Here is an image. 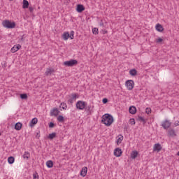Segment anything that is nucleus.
I'll use <instances>...</instances> for the list:
<instances>
[{"mask_svg":"<svg viewBox=\"0 0 179 179\" xmlns=\"http://www.w3.org/2000/svg\"><path fill=\"white\" fill-rule=\"evenodd\" d=\"M101 121L106 127H110L114 122V117L110 114H105L103 115Z\"/></svg>","mask_w":179,"mask_h":179,"instance_id":"1","label":"nucleus"},{"mask_svg":"<svg viewBox=\"0 0 179 179\" xmlns=\"http://www.w3.org/2000/svg\"><path fill=\"white\" fill-rule=\"evenodd\" d=\"M3 27L6 29H15L16 24L14 22H10L9 20H4L2 22Z\"/></svg>","mask_w":179,"mask_h":179,"instance_id":"2","label":"nucleus"},{"mask_svg":"<svg viewBox=\"0 0 179 179\" xmlns=\"http://www.w3.org/2000/svg\"><path fill=\"white\" fill-rule=\"evenodd\" d=\"M87 103L84 101H78L76 102V107L77 110H85Z\"/></svg>","mask_w":179,"mask_h":179,"instance_id":"3","label":"nucleus"},{"mask_svg":"<svg viewBox=\"0 0 179 179\" xmlns=\"http://www.w3.org/2000/svg\"><path fill=\"white\" fill-rule=\"evenodd\" d=\"M65 66H74V65H78V60L71 59L69 61H66L64 62Z\"/></svg>","mask_w":179,"mask_h":179,"instance_id":"4","label":"nucleus"},{"mask_svg":"<svg viewBox=\"0 0 179 179\" xmlns=\"http://www.w3.org/2000/svg\"><path fill=\"white\" fill-rule=\"evenodd\" d=\"M125 85L128 90H132L135 86V83L132 80H128L126 81Z\"/></svg>","mask_w":179,"mask_h":179,"instance_id":"5","label":"nucleus"},{"mask_svg":"<svg viewBox=\"0 0 179 179\" xmlns=\"http://www.w3.org/2000/svg\"><path fill=\"white\" fill-rule=\"evenodd\" d=\"M78 99V94H71L70 95V99L68 100V103L69 104L73 103V101H76V99Z\"/></svg>","mask_w":179,"mask_h":179,"instance_id":"6","label":"nucleus"},{"mask_svg":"<svg viewBox=\"0 0 179 179\" xmlns=\"http://www.w3.org/2000/svg\"><path fill=\"white\" fill-rule=\"evenodd\" d=\"M162 126L163 127L164 129H169V127H171V122L169 120H165L162 122Z\"/></svg>","mask_w":179,"mask_h":179,"instance_id":"7","label":"nucleus"},{"mask_svg":"<svg viewBox=\"0 0 179 179\" xmlns=\"http://www.w3.org/2000/svg\"><path fill=\"white\" fill-rule=\"evenodd\" d=\"M58 114H59V110L57 108H54L50 110L51 117H57Z\"/></svg>","mask_w":179,"mask_h":179,"instance_id":"8","label":"nucleus"},{"mask_svg":"<svg viewBox=\"0 0 179 179\" xmlns=\"http://www.w3.org/2000/svg\"><path fill=\"white\" fill-rule=\"evenodd\" d=\"M122 155V150H121L120 148H117L114 150V155L116 156V157H120Z\"/></svg>","mask_w":179,"mask_h":179,"instance_id":"9","label":"nucleus"},{"mask_svg":"<svg viewBox=\"0 0 179 179\" xmlns=\"http://www.w3.org/2000/svg\"><path fill=\"white\" fill-rule=\"evenodd\" d=\"M54 72H55V70H54V69L48 68L45 72V75L46 76H50L52 75V73H54Z\"/></svg>","mask_w":179,"mask_h":179,"instance_id":"10","label":"nucleus"},{"mask_svg":"<svg viewBox=\"0 0 179 179\" xmlns=\"http://www.w3.org/2000/svg\"><path fill=\"white\" fill-rule=\"evenodd\" d=\"M22 48V45H15L12 48H11V52L15 53L17 51H19Z\"/></svg>","mask_w":179,"mask_h":179,"instance_id":"11","label":"nucleus"},{"mask_svg":"<svg viewBox=\"0 0 179 179\" xmlns=\"http://www.w3.org/2000/svg\"><path fill=\"white\" fill-rule=\"evenodd\" d=\"M153 150L154 152H160V150H162V145H160V143L155 144Z\"/></svg>","mask_w":179,"mask_h":179,"instance_id":"12","label":"nucleus"},{"mask_svg":"<svg viewBox=\"0 0 179 179\" xmlns=\"http://www.w3.org/2000/svg\"><path fill=\"white\" fill-rule=\"evenodd\" d=\"M124 141V136L122 135H118V136L116 137V143L117 145H120L121 142Z\"/></svg>","mask_w":179,"mask_h":179,"instance_id":"13","label":"nucleus"},{"mask_svg":"<svg viewBox=\"0 0 179 179\" xmlns=\"http://www.w3.org/2000/svg\"><path fill=\"white\" fill-rule=\"evenodd\" d=\"M86 174H87V167L85 166L80 171V176L82 177H86Z\"/></svg>","mask_w":179,"mask_h":179,"instance_id":"14","label":"nucleus"},{"mask_svg":"<svg viewBox=\"0 0 179 179\" xmlns=\"http://www.w3.org/2000/svg\"><path fill=\"white\" fill-rule=\"evenodd\" d=\"M155 29H156L157 31H159V33H162V31H163V30H164V29L163 28V26H162V24H157Z\"/></svg>","mask_w":179,"mask_h":179,"instance_id":"15","label":"nucleus"},{"mask_svg":"<svg viewBox=\"0 0 179 179\" xmlns=\"http://www.w3.org/2000/svg\"><path fill=\"white\" fill-rule=\"evenodd\" d=\"M86 113H87V114H92L93 113V108L92 107V106H88L85 108Z\"/></svg>","mask_w":179,"mask_h":179,"instance_id":"16","label":"nucleus"},{"mask_svg":"<svg viewBox=\"0 0 179 179\" xmlns=\"http://www.w3.org/2000/svg\"><path fill=\"white\" fill-rule=\"evenodd\" d=\"M83 10H85V7L83 6V5H78L77 6V12H78L79 13L83 12Z\"/></svg>","mask_w":179,"mask_h":179,"instance_id":"17","label":"nucleus"},{"mask_svg":"<svg viewBox=\"0 0 179 179\" xmlns=\"http://www.w3.org/2000/svg\"><path fill=\"white\" fill-rule=\"evenodd\" d=\"M37 122H38V120L37 119V117L33 118L30 122V127H34V125H36Z\"/></svg>","mask_w":179,"mask_h":179,"instance_id":"18","label":"nucleus"},{"mask_svg":"<svg viewBox=\"0 0 179 179\" xmlns=\"http://www.w3.org/2000/svg\"><path fill=\"white\" fill-rule=\"evenodd\" d=\"M129 111L130 114H136V108L135 106H130Z\"/></svg>","mask_w":179,"mask_h":179,"instance_id":"19","label":"nucleus"},{"mask_svg":"<svg viewBox=\"0 0 179 179\" xmlns=\"http://www.w3.org/2000/svg\"><path fill=\"white\" fill-rule=\"evenodd\" d=\"M15 129H16V131H20L22 129V123L17 122L15 125Z\"/></svg>","mask_w":179,"mask_h":179,"instance_id":"20","label":"nucleus"},{"mask_svg":"<svg viewBox=\"0 0 179 179\" xmlns=\"http://www.w3.org/2000/svg\"><path fill=\"white\" fill-rule=\"evenodd\" d=\"M62 38H63V40L66 41V40H68V38H69V32H64L62 34Z\"/></svg>","mask_w":179,"mask_h":179,"instance_id":"21","label":"nucleus"},{"mask_svg":"<svg viewBox=\"0 0 179 179\" xmlns=\"http://www.w3.org/2000/svg\"><path fill=\"white\" fill-rule=\"evenodd\" d=\"M138 151L136 150H134V151H132V152L131 153V157L132 159H136V157H138Z\"/></svg>","mask_w":179,"mask_h":179,"instance_id":"22","label":"nucleus"},{"mask_svg":"<svg viewBox=\"0 0 179 179\" xmlns=\"http://www.w3.org/2000/svg\"><path fill=\"white\" fill-rule=\"evenodd\" d=\"M22 8L23 9H27L29 8V1L27 0H23Z\"/></svg>","mask_w":179,"mask_h":179,"instance_id":"23","label":"nucleus"},{"mask_svg":"<svg viewBox=\"0 0 179 179\" xmlns=\"http://www.w3.org/2000/svg\"><path fill=\"white\" fill-rule=\"evenodd\" d=\"M46 166L47 167H48V169H51L52 167L54 166V162H52V161L51 160H49L46 162Z\"/></svg>","mask_w":179,"mask_h":179,"instance_id":"24","label":"nucleus"},{"mask_svg":"<svg viewBox=\"0 0 179 179\" xmlns=\"http://www.w3.org/2000/svg\"><path fill=\"white\" fill-rule=\"evenodd\" d=\"M23 159H27V160H28V159L30 157V152L25 151L22 155Z\"/></svg>","mask_w":179,"mask_h":179,"instance_id":"25","label":"nucleus"},{"mask_svg":"<svg viewBox=\"0 0 179 179\" xmlns=\"http://www.w3.org/2000/svg\"><path fill=\"white\" fill-rule=\"evenodd\" d=\"M57 136V133L53 132L52 134H50L48 136V139L52 140L54 139V138H55Z\"/></svg>","mask_w":179,"mask_h":179,"instance_id":"26","label":"nucleus"},{"mask_svg":"<svg viewBox=\"0 0 179 179\" xmlns=\"http://www.w3.org/2000/svg\"><path fill=\"white\" fill-rule=\"evenodd\" d=\"M8 162L9 164H13V163H15V157H9L8 158Z\"/></svg>","mask_w":179,"mask_h":179,"instance_id":"27","label":"nucleus"},{"mask_svg":"<svg viewBox=\"0 0 179 179\" xmlns=\"http://www.w3.org/2000/svg\"><path fill=\"white\" fill-rule=\"evenodd\" d=\"M129 74L131 76H136L137 75V71L136 69H131L129 71Z\"/></svg>","mask_w":179,"mask_h":179,"instance_id":"28","label":"nucleus"},{"mask_svg":"<svg viewBox=\"0 0 179 179\" xmlns=\"http://www.w3.org/2000/svg\"><path fill=\"white\" fill-rule=\"evenodd\" d=\"M169 136H176V131H174V129L169 130Z\"/></svg>","mask_w":179,"mask_h":179,"instance_id":"29","label":"nucleus"},{"mask_svg":"<svg viewBox=\"0 0 179 179\" xmlns=\"http://www.w3.org/2000/svg\"><path fill=\"white\" fill-rule=\"evenodd\" d=\"M57 121L59 122H64V116L62 115H59L57 118Z\"/></svg>","mask_w":179,"mask_h":179,"instance_id":"30","label":"nucleus"},{"mask_svg":"<svg viewBox=\"0 0 179 179\" xmlns=\"http://www.w3.org/2000/svg\"><path fill=\"white\" fill-rule=\"evenodd\" d=\"M20 98L22 100H26V99H27V94H20Z\"/></svg>","mask_w":179,"mask_h":179,"instance_id":"31","label":"nucleus"},{"mask_svg":"<svg viewBox=\"0 0 179 179\" xmlns=\"http://www.w3.org/2000/svg\"><path fill=\"white\" fill-rule=\"evenodd\" d=\"M92 33H93V34H99V29L93 28L92 29Z\"/></svg>","mask_w":179,"mask_h":179,"instance_id":"32","label":"nucleus"},{"mask_svg":"<svg viewBox=\"0 0 179 179\" xmlns=\"http://www.w3.org/2000/svg\"><path fill=\"white\" fill-rule=\"evenodd\" d=\"M61 107L63 110H66V103H61Z\"/></svg>","mask_w":179,"mask_h":179,"instance_id":"33","label":"nucleus"},{"mask_svg":"<svg viewBox=\"0 0 179 179\" xmlns=\"http://www.w3.org/2000/svg\"><path fill=\"white\" fill-rule=\"evenodd\" d=\"M145 113L146 114H150V113H152V109H150V108H147L145 109Z\"/></svg>","mask_w":179,"mask_h":179,"instance_id":"34","label":"nucleus"},{"mask_svg":"<svg viewBox=\"0 0 179 179\" xmlns=\"http://www.w3.org/2000/svg\"><path fill=\"white\" fill-rule=\"evenodd\" d=\"M33 178L34 179H38V174L37 173H34L33 174Z\"/></svg>","mask_w":179,"mask_h":179,"instance_id":"35","label":"nucleus"},{"mask_svg":"<svg viewBox=\"0 0 179 179\" xmlns=\"http://www.w3.org/2000/svg\"><path fill=\"white\" fill-rule=\"evenodd\" d=\"M73 31H71L70 32V36H69V38H71V40H73Z\"/></svg>","mask_w":179,"mask_h":179,"instance_id":"36","label":"nucleus"},{"mask_svg":"<svg viewBox=\"0 0 179 179\" xmlns=\"http://www.w3.org/2000/svg\"><path fill=\"white\" fill-rule=\"evenodd\" d=\"M162 42H163V38H157V39H156V43H162Z\"/></svg>","mask_w":179,"mask_h":179,"instance_id":"37","label":"nucleus"},{"mask_svg":"<svg viewBox=\"0 0 179 179\" xmlns=\"http://www.w3.org/2000/svg\"><path fill=\"white\" fill-rule=\"evenodd\" d=\"M130 124L131 125H135L136 124L135 119H130Z\"/></svg>","mask_w":179,"mask_h":179,"instance_id":"38","label":"nucleus"},{"mask_svg":"<svg viewBox=\"0 0 179 179\" xmlns=\"http://www.w3.org/2000/svg\"><path fill=\"white\" fill-rule=\"evenodd\" d=\"M179 126V121L176 120L173 124V127H178Z\"/></svg>","mask_w":179,"mask_h":179,"instance_id":"39","label":"nucleus"},{"mask_svg":"<svg viewBox=\"0 0 179 179\" xmlns=\"http://www.w3.org/2000/svg\"><path fill=\"white\" fill-rule=\"evenodd\" d=\"M49 128H54V123L53 122H50Z\"/></svg>","mask_w":179,"mask_h":179,"instance_id":"40","label":"nucleus"},{"mask_svg":"<svg viewBox=\"0 0 179 179\" xmlns=\"http://www.w3.org/2000/svg\"><path fill=\"white\" fill-rule=\"evenodd\" d=\"M103 104H106L107 103V101H108V100L106 99V98H104L103 100H102Z\"/></svg>","mask_w":179,"mask_h":179,"instance_id":"41","label":"nucleus"},{"mask_svg":"<svg viewBox=\"0 0 179 179\" xmlns=\"http://www.w3.org/2000/svg\"><path fill=\"white\" fill-rule=\"evenodd\" d=\"M29 12H33V10H34V8L33 7H29Z\"/></svg>","mask_w":179,"mask_h":179,"instance_id":"42","label":"nucleus"},{"mask_svg":"<svg viewBox=\"0 0 179 179\" xmlns=\"http://www.w3.org/2000/svg\"><path fill=\"white\" fill-rule=\"evenodd\" d=\"M140 121H142L143 122H145V119L143 117H139Z\"/></svg>","mask_w":179,"mask_h":179,"instance_id":"43","label":"nucleus"},{"mask_svg":"<svg viewBox=\"0 0 179 179\" xmlns=\"http://www.w3.org/2000/svg\"><path fill=\"white\" fill-rule=\"evenodd\" d=\"M177 155H178V156H179V151L178 152Z\"/></svg>","mask_w":179,"mask_h":179,"instance_id":"44","label":"nucleus"},{"mask_svg":"<svg viewBox=\"0 0 179 179\" xmlns=\"http://www.w3.org/2000/svg\"><path fill=\"white\" fill-rule=\"evenodd\" d=\"M101 26H103V24H101Z\"/></svg>","mask_w":179,"mask_h":179,"instance_id":"45","label":"nucleus"},{"mask_svg":"<svg viewBox=\"0 0 179 179\" xmlns=\"http://www.w3.org/2000/svg\"><path fill=\"white\" fill-rule=\"evenodd\" d=\"M10 1H13V0H10Z\"/></svg>","mask_w":179,"mask_h":179,"instance_id":"46","label":"nucleus"}]
</instances>
